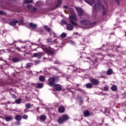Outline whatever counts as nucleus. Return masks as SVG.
<instances>
[{
    "label": "nucleus",
    "mask_w": 126,
    "mask_h": 126,
    "mask_svg": "<svg viewBox=\"0 0 126 126\" xmlns=\"http://www.w3.org/2000/svg\"><path fill=\"white\" fill-rule=\"evenodd\" d=\"M53 86L57 91H61L62 90V86L60 84H55Z\"/></svg>",
    "instance_id": "6e6552de"
},
{
    "label": "nucleus",
    "mask_w": 126,
    "mask_h": 126,
    "mask_svg": "<svg viewBox=\"0 0 126 126\" xmlns=\"http://www.w3.org/2000/svg\"><path fill=\"white\" fill-rule=\"evenodd\" d=\"M29 26H30V27L32 29H35V28H37V25L33 24V23H29Z\"/></svg>",
    "instance_id": "f8f14e48"
},
{
    "label": "nucleus",
    "mask_w": 126,
    "mask_h": 126,
    "mask_svg": "<svg viewBox=\"0 0 126 126\" xmlns=\"http://www.w3.org/2000/svg\"><path fill=\"white\" fill-rule=\"evenodd\" d=\"M29 67H31V65H30V63H28L26 65V68H29Z\"/></svg>",
    "instance_id": "79ce46f5"
},
{
    "label": "nucleus",
    "mask_w": 126,
    "mask_h": 126,
    "mask_svg": "<svg viewBox=\"0 0 126 126\" xmlns=\"http://www.w3.org/2000/svg\"><path fill=\"white\" fill-rule=\"evenodd\" d=\"M13 63H18V62H20V59H19V58H13L12 60Z\"/></svg>",
    "instance_id": "aec40b11"
},
{
    "label": "nucleus",
    "mask_w": 126,
    "mask_h": 126,
    "mask_svg": "<svg viewBox=\"0 0 126 126\" xmlns=\"http://www.w3.org/2000/svg\"><path fill=\"white\" fill-rule=\"evenodd\" d=\"M27 8H29V9H30V10H31V9H32V8L33 7H32V4H28L27 5Z\"/></svg>",
    "instance_id": "72a5a7b5"
},
{
    "label": "nucleus",
    "mask_w": 126,
    "mask_h": 126,
    "mask_svg": "<svg viewBox=\"0 0 126 126\" xmlns=\"http://www.w3.org/2000/svg\"><path fill=\"white\" fill-rule=\"evenodd\" d=\"M80 23L82 25L87 26L88 27L90 25V21L86 20L81 21Z\"/></svg>",
    "instance_id": "39448f33"
},
{
    "label": "nucleus",
    "mask_w": 126,
    "mask_h": 126,
    "mask_svg": "<svg viewBox=\"0 0 126 126\" xmlns=\"http://www.w3.org/2000/svg\"><path fill=\"white\" fill-rule=\"evenodd\" d=\"M59 113H63L64 112V108L63 106L60 107L58 109Z\"/></svg>",
    "instance_id": "2eb2a0df"
},
{
    "label": "nucleus",
    "mask_w": 126,
    "mask_h": 126,
    "mask_svg": "<svg viewBox=\"0 0 126 126\" xmlns=\"http://www.w3.org/2000/svg\"><path fill=\"white\" fill-rule=\"evenodd\" d=\"M90 80L94 85H98L99 84V81L96 79H91Z\"/></svg>",
    "instance_id": "0eeeda50"
},
{
    "label": "nucleus",
    "mask_w": 126,
    "mask_h": 126,
    "mask_svg": "<svg viewBox=\"0 0 126 126\" xmlns=\"http://www.w3.org/2000/svg\"><path fill=\"white\" fill-rule=\"evenodd\" d=\"M125 36H126V34H125Z\"/></svg>",
    "instance_id": "13d9d810"
},
{
    "label": "nucleus",
    "mask_w": 126,
    "mask_h": 126,
    "mask_svg": "<svg viewBox=\"0 0 126 126\" xmlns=\"http://www.w3.org/2000/svg\"><path fill=\"white\" fill-rule=\"evenodd\" d=\"M57 121H58V123H59V124H63V122H65L63 120V118H60L58 119Z\"/></svg>",
    "instance_id": "4be33fe9"
},
{
    "label": "nucleus",
    "mask_w": 126,
    "mask_h": 126,
    "mask_svg": "<svg viewBox=\"0 0 126 126\" xmlns=\"http://www.w3.org/2000/svg\"><path fill=\"white\" fill-rule=\"evenodd\" d=\"M93 85L91 83H88L86 84L87 88H92Z\"/></svg>",
    "instance_id": "c85d7f7f"
},
{
    "label": "nucleus",
    "mask_w": 126,
    "mask_h": 126,
    "mask_svg": "<svg viewBox=\"0 0 126 126\" xmlns=\"http://www.w3.org/2000/svg\"><path fill=\"white\" fill-rule=\"evenodd\" d=\"M52 33H53V35H54V36H55V37H56V33H55V32H52Z\"/></svg>",
    "instance_id": "de8ad7c7"
},
{
    "label": "nucleus",
    "mask_w": 126,
    "mask_h": 126,
    "mask_svg": "<svg viewBox=\"0 0 126 126\" xmlns=\"http://www.w3.org/2000/svg\"><path fill=\"white\" fill-rule=\"evenodd\" d=\"M17 22H18V21L15 20L13 22H10L9 23V25H11L12 26H15V25H16Z\"/></svg>",
    "instance_id": "ddd939ff"
},
{
    "label": "nucleus",
    "mask_w": 126,
    "mask_h": 126,
    "mask_svg": "<svg viewBox=\"0 0 126 126\" xmlns=\"http://www.w3.org/2000/svg\"><path fill=\"white\" fill-rule=\"evenodd\" d=\"M40 63V61H39L35 62V63Z\"/></svg>",
    "instance_id": "3c124183"
},
{
    "label": "nucleus",
    "mask_w": 126,
    "mask_h": 126,
    "mask_svg": "<svg viewBox=\"0 0 126 126\" xmlns=\"http://www.w3.org/2000/svg\"><path fill=\"white\" fill-rule=\"evenodd\" d=\"M80 99H81V97H80Z\"/></svg>",
    "instance_id": "052dcab7"
},
{
    "label": "nucleus",
    "mask_w": 126,
    "mask_h": 126,
    "mask_svg": "<svg viewBox=\"0 0 126 126\" xmlns=\"http://www.w3.org/2000/svg\"><path fill=\"white\" fill-rule=\"evenodd\" d=\"M94 9L96 11H99V10H102L103 15H105L107 13V8L105 7L104 5H102L100 0H96V3L94 4Z\"/></svg>",
    "instance_id": "f257e3e1"
},
{
    "label": "nucleus",
    "mask_w": 126,
    "mask_h": 126,
    "mask_svg": "<svg viewBox=\"0 0 126 126\" xmlns=\"http://www.w3.org/2000/svg\"><path fill=\"white\" fill-rule=\"evenodd\" d=\"M70 12L71 13V16H69L70 22L74 26H77V23L74 22V21H77V18L76 17V15L74 13L73 11V9H70Z\"/></svg>",
    "instance_id": "f03ea898"
},
{
    "label": "nucleus",
    "mask_w": 126,
    "mask_h": 126,
    "mask_svg": "<svg viewBox=\"0 0 126 126\" xmlns=\"http://www.w3.org/2000/svg\"><path fill=\"white\" fill-rule=\"evenodd\" d=\"M15 119L18 122L21 121V116L19 115H17L15 116Z\"/></svg>",
    "instance_id": "4468645a"
},
{
    "label": "nucleus",
    "mask_w": 126,
    "mask_h": 126,
    "mask_svg": "<svg viewBox=\"0 0 126 126\" xmlns=\"http://www.w3.org/2000/svg\"><path fill=\"white\" fill-rule=\"evenodd\" d=\"M33 57L34 58H36V57H39V58H41V57H42V55L39 54L38 53H34L33 55Z\"/></svg>",
    "instance_id": "a878e982"
},
{
    "label": "nucleus",
    "mask_w": 126,
    "mask_h": 126,
    "mask_svg": "<svg viewBox=\"0 0 126 126\" xmlns=\"http://www.w3.org/2000/svg\"><path fill=\"white\" fill-rule=\"evenodd\" d=\"M22 118L24 120H27V119H28V116H27V115H24L22 116Z\"/></svg>",
    "instance_id": "58836bf2"
},
{
    "label": "nucleus",
    "mask_w": 126,
    "mask_h": 126,
    "mask_svg": "<svg viewBox=\"0 0 126 126\" xmlns=\"http://www.w3.org/2000/svg\"><path fill=\"white\" fill-rule=\"evenodd\" d=\"M0 15H6V13L3 11L0 10Z\"/></svg>",
    "instance_id": "f704fd0d"
},
{
    "label": "nucleus",
    "mask_w": 126,
    "mask_h": 126,
    "mask_svg": "<svg viewBox=\"0 0 126 126\" xmlns=\"http://www.w3.org/2000/svg\"><path fill=\"white\" fill-rule=\"evenodd\" d=\"M94 1H95V0H94Z\"/></svg>",
    "instance_id": "bf43d9fd"
},
{
    "label": "nucleus",
    "mask_w": 126,
    "mask_h": 126,
    "mask_svg": "<svg viewBox=\"0 0 126 126\" xmlns=\"http://www.w3.org/2000/svg\"><path fill=\"white\" fill-rule=\"evenodd\" d=\"M37 10H38V9H37L35 7H32V9H31V11H32L33 12H36L37 11Z\"/></svg>",
    "instance_id": "c756f323"
},
{
    "label": "nucleus",
    "mask_w": 126,
    "mask_h": 126,
    "mask_svg": "<svg viewBox=\"0 0 126 126\" xmlns=\"http://www.w3.org/2000/svg\"><path fill=\"white\" fill-rule=\"evenodd\" d=\"M12 96L14 97L15 99H16V95H15V94H13Z\"/></svg>",
    "instance_id": "09e8293b"
},
{
    "label": "nucleus",
    "mask_w": 126,
    "mask_h": 126,
    "mask_svg": "<svg viewBox=\"0 0 126 126\" xmlns=\"http://www.w3.org/2000/svg\"><path fill=\"white\" fill-rule=\"evenodd\" d=\"M39 81L43 82V81H45V77L43 76H40L39 78Z\"/></svg>",
    "instance_id": "bb28decb"
},
{
    "label": "nucleus",
    "mask_w": 126,
    "mask_h": 126,
    "mask_svg": "<svg viewBox=\"0 0 126 126\" xmlns=\"http://www.w3.org/2000/svg\"><path fill=\"white\" fill-rule=\"evenodd\" d=\"M116 2H117V3H118L119 4V3H120V2H119V0H115Z\"/></svg>",
    "instance_id": "49530a36"
},
{
    "label": "nucleus",
    "mask_w": 126,
    "mask_h": 126,
    "mask_svg": "<svg viewBox=\"0 0 126 126\" xmlns=\"http://www.w3.org/2000/svg\"><path fill=\"white\" fill-rule=\"evenodd\" d=\"M43 50L47 54H48V55L53 56V55H55V52L51 50L48 48H44Z\"/></svg>",
    "instance_id": "423d86ee"
},
{
    "label": "nucleus",
    "mask_w": 126,
    "mask_h": 126,
    "mask_svg": "<svg viewBox=\"0 0 126 126\" xmlns=\"http://www.w3.org/2000/svg\"><path fill=\"white\" fill-rule=\"evenodd\" d=\"M111 90L112 91H117V90H118V88L117 87V86L113 85L112 87H111Z\"/></svg>",
    "instance_id": "6ab92c4d"
},
{
    "label": "nucleus",
    "mask_w": 126,
    "mask_h": 126,
    "mask_svg": "<svg viewBox=\"0 0 126 126\" xmlns=\"http://www.w3.org/2000/svg\"><path fill=\"white\" fill-rule=\"evenodd\" d=\"M39 110V108H36V111L38 112V111Z\"/></svg>",
    "instance_id": "6e6d98bb"
},
{
    "label": "nucleus",
    "mask_w": 126,
    "mask_h": 126,
    "mask_svg": "<svg viewBox=\"0 0 126 126\" xmlns=\"http://www.w3.org/2000/svg\"><path fill=\"white\" fill-rule=\"evenodd\" d=\"M46 116L45 115H41L40 116V121H43V122H44V121H46Z\"/></svg>",
    "instance_id": "5701e85b"
},
{
    "label": "nucleus",
    "mask_w": 126,
    "mask_h": 126,
    "mask_svg": "<svg viewBox=\"0 0 126 126\" xmlns=\"http://www.w3.org/2000/svg\"><path fill=\"white\" fill-rule=\"evenodd\" d=\"M21 48L23 49H25L26 48V46H22Z\"/></svg>",
    "instance_id": "864d4df0"
},
{
    "label": "nucleus",
    "mask_w": 126,
    "mask_h": 126,
    "mask_svg": "<svg viewBox=\"0 0 126 126\" xmlns=\"http://www.w3.org/2000/svg\"><path fill=\"white\" fill-rule=\"evenodd\" d=\"M55 63H57L58 64H61L62 63V62H60L59 60H56L55 62Z\"/></svg>",
    "instance_id": "a19ab883"
},
{
    "label": "nucleus",
    "mask_w": 126,
    "mask_h": 126,
    "mask_svg": "<svg viewBox=\"0 0 126 126\" xmlns=\"http://www.w3.org/2000/svg\"><path fill=\"white\" fill-rule=\"evenodd\" d=\"M15 102L17 104H20L21 103V99L19 98L15 100Z\"/></svg>",
    "instance_id": "e433bc0d"
},
{
    "label": "nucleus",
    "mask_w": 126,
    "mask_h": 126,
    "mask_svg": "<svg viewBox=\"0 0 126 126\" xmlns=\"http://www.w3.org/2000/svg\"><path fill=\"white\" fill-rule=\"evenodd\" d=\"M62 118L64 120V121L65 122V121H67L68 120V116H67V115H63L62 116Z\"/></svg>",
    "instance_id": "412c9836"
},
{
    "label": "nucleus",
    "mask_w": 126,
    "mask_h": 126,
    "mask_svg": "<svg viewBox=\"0 0 126 126\" xmlns=\"http://www.w3.org/2000/svg\"><path fill=\"white\" fill-rule=\"evenodd\" d=\"M16 49L19 51V52H21V50H20V48L19 47H16Z\"/></svg>",
    "instance_id": "a18cd8bd"
},
{
    "label": "nucleus",
    "mask_w": 126,
    "mask_h": 126,
    "mask_svg": "<svg viewBox=\"0 0 126 126\" xmlns=\"http://www.w3.org/2000/svg\"><path fill=\"white\" fill-rule=\"evenodd\" d=\"M63 2V0H59L58 2H57V5L54 7L53 9H57L61 4H62V3Z\"/></svg>",
    "instance_id": "9d476101"
},
{
    "label": "nucleus",
    "mask_w": 126,
    "mask_h": 126,
    "mask_svg": "<svg viewBox=\"0 0 126 126\" xmlns=\"http://www.w3.org/2000/svg\"><path fill=\"white\" fill-rule=\"evenodd\" d=\"M2 5V2L0 1V6Z\"/></svg>",
    "instance_id": "603ef678"
},
{
    "label": "nucleus",
    "mask_w": 126,
    "mask_h": 126,
    "mask_svg": "<svg viewBox=\"0 0 126 126\" xmlns=\"http://www.w3.org/2000/svg\"><path fill=\"white\" fill-rule=\"evenodd\" d=\"M94 25H96V22L91 23L90 22V24L89 26H88V28H91V27H93Z\"/></svg>",
    "instance_id": "b1692460"
},
{
    "label": "nucleus",
    "mask_w": 126,
    "mask_h": 126,
    "mask_svg": "<svg viewBox=\"0 0 126 126\" xmlns=\"http://www.w3.org/2000/svg\"><path fill=\"white\" fill-rule=\"evenodd\" d=\"M56 78L50 77L48 79V85L53 87L56 84H55V81Z\"/></svg>",
    "instance_id": "7ed1b4c3"
},
{
    "label": "nucleus",
    "mask_w": 126,
    "mask_h": 126,
    "mask_svg": "<svg viewBox=\"0 0 126 126\" xmlns=\"http://www.w3.org/2000/svg\"><path fill=\"white\" fill-rule=\"evenodd\" d=\"M44 28L46 30V31H47V32H51V30H52L51 28L48 27L47 26H44Z\"/></svg>",
    "instance_id": "393cba45"
},
{
    "label": "nucleus",
    "mask_w": 126,
    "mask_h": 126,
    "mask_svg": "<svg viewBox=\"0 0 126 126\" xmlns=\"http://www.w3.org/2000/svg\"><path fill=\"white\" fill-rule=\"evenodd\" d=\"M89 116H90V112H89V111L87 110L84 112V117H89Z\"/></svg>",
    "instance_id": "dca6fc26"
},
{
    "label": "nucleus",
    "mask_w": 126,
    "mask_h": 126,
    "mask_svg": "<svg viewBox=\"0 0 126 126\" xmlns=\"http://www.w3.org/2000/svg\"><path fill=\"white\" fill-rule=\"evenodd\" d=\"M82 103H83V100H80V104H82Z\"/></svg>",
    "instance_id": "8fccbe9b"
},
{
    "label": "nucleus",
    "mask_w": 126,
    "mask_h": 126,
    "mask_svg": "<svg viewBox=\"0 0 126 126\" xmlns=\"http://www.w3.org/2000/svg\"><path fill=\"white\" fill-rule=\"evenodd\" d=\"M75 8L78 12L79 16H81V15H83V14H84L85 12L81 7H76Z\"/></svg>",
    "instance_id": "20e7f679"
},
{
    "label": "nucleus",
    "mask_w": 126,
    "mask_h": 126,
    "mask_svg": "<svg viewBox=\"0 0 126 126\" xmlns=\"http://www.w3.org/2000/svg\"><path fill=\"white\" fill-rule=\"evenodd\" d=\"M11 0V1H15V0Z\"/></svg>",
    "instance_id": "5fc2aeb1"
},
{
    "label": "nucleus",
    "mask_w": 126,
    "mask_h": 126,
    "mask_svg": "<svg viewBox=\"0 0 126 126\" xmlns=\"http://www.w3.org/2000/svg\"><path fill=\"white\" fill-rule=\"evenodd\" d=\"M26 108H27V109H30V108H31V104H30V103H27L26 104Z\"/></svg>",
    "instance_id": "c9c22d12"
},
{
    "label": "nucleus",
    "mask_w": 126,
    "mask_h": 126,
    "mask_svg": "<svg viewBox=\"0 0 126 126\" xmlns=\"http://www.w3.org/2000/svg\"><path fill=\"white\" fill-rule=\"evenodd\" d=\"M52 38H47V43H52Z\"/></svg>",
    "instance_id": "ea45409f"
},
{
    "label": "nucleus",
    "mask_w": 126,
    "mask_h": 126,
    "mask_svg": "<svg viewBox=\"0 0 126 126\" xmlns=\"http://www.w3.org/2000/svg\"><path fill=\"white\" fill-rule=\"evenodd\" d=\"M66 29L68 31H71V30H73V26L70 24H67L66 25Z\"/></svg>",
    "instance_id": "1a4fd4ad"
},
{
    "label": "nucleus",
    "mask_w": 126,
    "mask_h": 126,
    "mask_svg": "<svg viewBox=\"0 0 126 126\" xmlns=\"http://www.w3.org/2000/svg\"><path fill=\"white\" fill-rule=\"evenodd\" d=\"M24 23V21H23V20H19V21H18V22H17V23L19 24V25H22V24H23Z\"/></svg>",
    "instance_id": "7c9ffc66"
},
{
    "label": "nucleus",
    "mask_w": 126,
    "mask_h": 126,
    "mask_svg": "<svg viewBox=\"0 0 126 126\" xmlns=\"http://www.w3.org/2000/svg\"><path fill=\"white\" fill-rule=\"evenodd\" d=\"M61 37L62 38H65V37H66V33L64 32L62 33L61 35Z\"/></svg>",
    "instance_id": "473e14b6"
},
{
    "label": "nucleus",
    "mask_w": 126,
    "mask_h": 126,
    "mask_svg": "<svg viewBox=\"0 0 126 126\" xmlns=\"http://www.w3.org/2000/svg\"><path fill=\"white\" fill-rule=\"evenodd\" d=\"M104 91H108L109 90V88L108 87H105L103 88Z\"/></svg>",
    "instance_id": "37998d69"
},
{
    "label": "nucleus",
    "mask_w": 126,
    "mask_h": 126,
    "mask_svg": "<svg viewBox=\"0 0 126 126\" xmlns=\"http://www.w3.org/2000/svg\"><path fill=\"white\" fill-rule=\"evenodd\" d=\"M31 2H33V0H24V3L26 4L31 3Z\"/></svg>",
    "instance_id": "cd10ccee"
},
{
    "label": "nucleus",
    "mask_w": 126,
    "mask_h": 126,
    "mask_svg": "<svg viewBox=\"0 0 126 126\" xmlns=\"http://www.w3.org/2000/svg\"><path fill=\"white\" fill-rule=\"evenodd\" d=\"M57 41V39H55V40H54L53 42H54V43H56V41Z\"/></svg>",
    "instance_id": "4d7b16f0"
},
{
    "label": "nucleus",
    "mask_w": 126,
    "mask_h": 126,
    "mask_svg": "<svg viewBox=\"0 0 126 126\" xmlns=\"http://www.w3.org/2000/svg\"><path fill=\"white\" fill-rule=\"evenodd\" d=\"M61 22H62V24H64V25H67V22H66V21H65L64 20H62Z\"/></svg>",
    "instance_id": "4c0bfd02"
},
{
    "label": "nucleus",
    "mask_w": 126,
    "mask_h": 126,
    "mask_svg": "<svg viewBox=\"0 0 126 126\" xmlns=\"http://www.w3.org/2000/svg\"><path fill=\"white\" fill-rule=\"evenodd\" d=\"M63 8H64L65 9H67V6L66 5L63 6Z\"/></svg>",
    "instance_id": "c03bdc74"
},
{
    "label": "nucleus",
    "mask_w": 126,
    "mask_h": 126,
    "mask_svg": "<svg viewBox=\"0 0 126 126\" xmlns=\"http://www.w3.org/2000/svg\"><path fill=\"white\" fill-rule=\"evenodd\" d=\"M84 1L87 2V3H89L90 5H92V4H94V0H84Z\"/></svg>",
    "instance_id": "9b49d317"
},
{
    "label": "nucleus",
    "mask_w": 126,
    "mask_h": 126,
    "mask_svg": "<svg viewBox=\"0 0 126 126\" xmlns=\"http://www.w3.org/2000/svg\"><path fill=\"white\" fill-rule=\"evenodd\" d=\"M36 86L37 88L41 89L44 86V84L43 83H38L36 84Z\"/></svg>",
    "instance_id": "a211bd4d"
},
{
    "label": "nucleus",
    "mask_w": 126,
    "mask_h": 126,
    "mask_svg": "<svg viewBox=\"0 0 126 126\" xmlns=\"http://www.w3.org/2000/svg\"><path fill=\"white\" fill-rule=\"evenodd\" d=\"M12 117L11 116H7L5 118V120L6 122H10L12 120Z\"/></svg>",
    "instance_id": "f3484780"
},
{
    "label": "nucleus",
    "mask_w": 126,
    "mask_h": 126,
    "mask_svg": "<svg viewBox=\"0 0 126 126\" xmlns=\"http://www.w3.org/2000/svg\"><path fill=\"white\" fill-rule=\"evenodd\" d=\"M112 72H113V71L112 70V69H108L107 71V75H111V74H112Z\"/></svg>",
    "instance_id": "2f4dec72"
}]
</instances>
